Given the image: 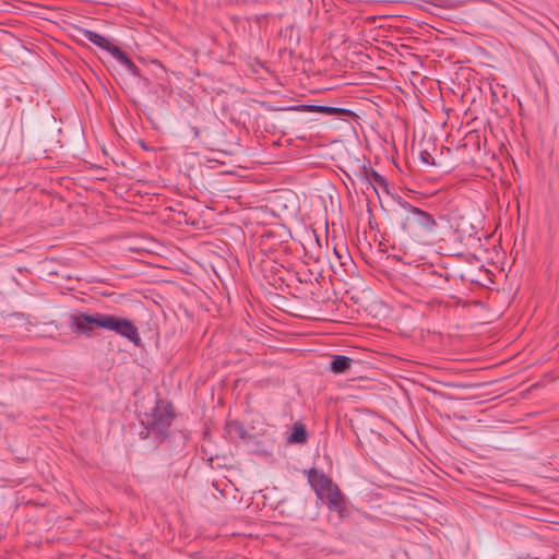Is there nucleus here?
Wrapping results in <instances>:
<instances>
[{
  "label": "nucleus",
  "mask_w": 559,
  "mask_h": 559,
  "mask_svg": "<svg viewBox=\"0 0 559 559\" xmlns=\"http://www.w3.org/2000/svg\"><path fill=\"white\" fill-rule=\"evenodd\" d=\"M296 110H305L311 112H319L328 116H334L340 114H346L348 110L337 107H329V106H317V105H301L298 107H294Z\"/></svg>",
  "instance_id": "423d86ee"
},
{
  "label": "nucleus",
  "mask_w": 559,
  "mask_h": 559,
  "mask_svg": "<svg viewBox=\"0 0 559 559\" xmlns=\"http://www.w3.org/2000/svg\"><path fill=\"white\" fill-rule=\"evenodd\" d=\"M323 500H326L330 509L337 512L340 515L345 511L344 498L336 485H333L325 491Z\"/></svg>",
  "instance_id": "39448f33"
},
{
  "label": "nucleus",
  "mask_w": 559,
  "mask_h": 559,
  "mask_svg": "<svg viewBox=\"0 0 559 559\" xmlns=\"http://www.w3.org/2000/svg\"><path fill=\"white\" fill-rule=\"evenodd\" d=\"M309 483L316 491L318 498L321 500L324 499L325 491H328L330 487L334 485L328 476L316 469H311L309 472Z\"/></svg>",
  "instance_id": "20e7f679"
},
{
  "label": "nucleus",
  "mask_w": 559,
  "mask_h": 559,
  "mask_svg": "<svg viewBox=\"0 0 559 559\" xmlns=\"http://www.w3.org/2000/svg\"><path fill=\"white\" fill-rule=\"evenodd\" d=\"M86 37L91 43L109 51L110 55L118 62H120L132 75H135V76L139 75L138 68L131 61V59L120 48H118L117 46L111 44L107 38L98 35L96 33H93V32H87Z\"/></svg>",
  "instance_id": "f03ea898"
},
{
  "label": "nucleus",
  "mask_w": 559,
  "mask_h": 559,
  "mask_svg": "<svg viewBox=\"0 0 559 559\" xmlns=\"http://www.w3.org/2000/svg\"><path fill=\"white\" fill-rule=\"evenodd\" d=\"M307 438L306 429L301 425H295L289 437L290 442H304Z\"/></svg>",
  "instance_id": "1a4fd4ad"
},
{
  "label": "nucleus",
  "mask_w": 559,
  "mask_h": 559,
  "mask_svg": "<svg viewBox=\"0 0 559 559\" xmlns=\"http://www.w3.org/2000/svg\"><path fill=\"white\" fill-rule=\"evenodd\" d=\"M352 364V359L345 356H336L331 362V370L335 373L345 371Z\"/></svg>",
  "instance_id": "6e6552de"
},
{
  "label": "nucleus",
  "mask_w": 559,
  "mask_h": 559,
  "mask_svg": "<svg viewBox=\"0 0 559 559\" xmlns=\"http://www.w3.org/2000/svg\"><path fill=\"white\" fill-rule=\"evenodd\" d=\"M70 326L73 331L90 335L92 330L102 328L114 331L117 334L128 338L134 344H139L140 335L136 326L128 319L119 318L104 313H75L70 318Z\"/></svg>",
  "instance_id": "f257e3e1"
},
{
  "label": "nucleus",
  "mask_w": 559,
  "mask_h": 559,
  "mask_svg": "<svg viewBox=\"0 0 559 559\" xmlns=\"http://www.w3.org/2000/svg\"><path fill=\"white\" fill-rule=\"evenodd\" d=\"M157 411L160 412V416L150 421V424L154 429L160 431L170 424L171 416L166 406L163 408V412L160 406L157 407Z\"/></svg>",
  "instance_id": "0eeeda50"
},
{
  "label": "nucleus",
  "mask_w": 559,
  "mask_h": 559,
  "mask_svg": "<svg viewBox=\"0 0 559 559\" xmlns=\"http://www.w3.org/2000/svg\"><path fill=\"white\" fill-rule=\"evenodd\" d=\"M404 221L405 226L418 225L426 229H431L435 225V222L430 215L416 207H411L406 211Z\"/></svg>",
  "instance_id": "7ed1b4c3"
}]
</instances>
